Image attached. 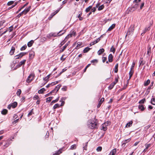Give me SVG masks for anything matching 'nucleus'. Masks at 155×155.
Here are the masks:
<instances>
[{
  "label": "nucleus",
  "instance_id": "obj_1",
  "mask_svg": "<svg viewBox=\"0 0 155 155\" xmlns=\"http://www.w3.org/2000/svg\"><path fill=\"white\" fill-rule=\"evenodd\" d=\"M11 141H12V139L11 138H9L6 140H3L2 142H3L2 145H3V146L2 147V148L3 149H4L7 147L11 144Z\"/></svg>",
  "mask_w": 155,
  "mask_h": 155
},
{
  "label": "nucleus",
  "instance_id": "obj_2",
  "mask_svg": "<svg viewBox=\"0 0 155 155\" xmlns=\"http://www.w3.org/2000/svg\"><path fill=\"white\" fill-rule=\"evenodd\" d=\"M63 31H59L58 33H51L49 34V35H48L47 37L48 38H50L51 37H55L58 36H60L63 35L65 32V31H64L63 32H62L61 34H60Z\"/></svg>",
  "mask_w": 155,
  "mask_h": 155
},
{
  "label": "nucleus",
  "instance_id": "obj_3",
  "mask_svg": "<svg viewBox=\"0 0 155 155\" xmlns=\"http://www.w3.org/2000/svg\"><path fill=\"white\" fill-rule=\"evenodd\" d=\"M88 127L91 129H94L97 126V123L96 122L92 121L90 124H88Z\"/></svg>",
  "mask_w": 155,
  "mask_h": 155
},
{
  "label": "nucleus",
  "instance_id": "obj_4",
  "mask_svg": "<svg viewBox=\"0 0 155 155\" xmlns=\"http://www.w3.org/2000/svg\"><path fill=\"white\" fill-rule=\"evenodd\" d=\"M134 29V25H133L130 26L128 31L127 32L126 36L127 35H130L133 34Z\"/></svg>",
  "mask_w": 155,
  "mask_h": 155
},
{
  "label": "nucleus",
  "instance_id": "obj_5",
  "mask_svg": "<svg viewBox=\"0 0 155 155\" xmlns=\"http://www.w3.org/2000/svg\"><path fill=\"white\" fill-rule=\"evenodd\" d=\"M110 124V122H105L101 126V129L104 131H106L107 129V126Z\"/></svg>",
  "mask_w": 155,
  "mask_h": 155
},
{
  "label": "nucleus",
  "instance_id": "obj_6",
  "mask_svg": "<svg viewBox=\"0 0 155 155\" xmlns=\"http://www.w3.org/2000/svg\"><path fill=\"white\" fill-rule=\"evenodd\" d=\"M34 75L33 74H31L29 75L27 79V82L29 83L34 79Z\"/></svg>",
  "mask_w": 155,
  "mask_h": 155
},
{
  "label": "nucleus",
  "instance_id": "obj_7",
  "mask_svg": "<svg viewBox=\"0 0 155 155\" xmlns=\"http://www.w3.org/2000/svg\"><path fill=\"white\" fill-rule=\"evenodd\" d=\"M26 54V53L21 52L18 55H16L15 56V59H19L21 58L23 56L25 55Z\"/></svg>",
  "mask_w": 155,
  "mask_h": 155
},
{
  "label": "nucleus",
  "instance_id": "obj_8",
  "mask_svg": "<svg viewBox=\"0 0 155 155\" xmlns=\"http://www.w3.org/2000/svg\"><path fill=\"white\" fill-rule=\"evenodd\" d=\"M61 86V85L60 84L58 85L57 86H56V87L55 89L54 90H52V91L50 93H54V92L55 91H56V92H57L58 91L59 89H60V88Z\"/></svg>",
  "mask_w": 155,
  "mask_h": 155
},
{
  "label": "nucleus",
  "instance_id": "obj_9",
  "mask_svg": "<svg viewBox=\"0 0 155 155\" xmlns=\"http://www.w3.org/2000/svg\"><path fill=\"white\" fill-rule=\"evenodd\" d=\"M31 8V6H30L28 7L27 8L23 10L22 12H23V14H24V15H26L28 12H29V11L30 10Z\"/></svg>",
  "mask_w": 155,
  "mask_h": 155
},
{
  "label": "nucleus",
  "instance_id": "obj_10",
  "mask_svg": "<svg viewBox=\"0 0 155 155\" xmlns=\"http://www.w3.org/2000/svg\"><path fill=\"white\" fill-rule=\"evenodd\" d=\"M59 82V81H56L52 82L51 84H48L46 86V87L48 88L50 87L51 86H53L54 85Z\"/></svg>",
  "mask_w": 155,
  "mask_h": 155
},
{
  "label": "nucleus",
  "instance_id": "obj_11",
  "mask_svg": "<svg viewBox=\"0 0 155 155\" xmlns=\"http://www.w3.org/2000/svg\"><path fill=\"white\" fill-rule=\"evenodd\" d=\"M116 149L114 148L111 150L109 155H115V153H116Z\"/></svg>",
  "mask_w": 155,
  "mask_h": 155
},
{
  "label": "nucleus",
  "instance_id": "obj_12",
  "mask_svg": "<svg viewBox=\"0 0 155 155\" xmlns=\"http://www.w3.org/2000/svg\"><path fill=\"white\" fill-rule=\"evenodd\" d=\"M69 43V42H68V43L66 44L63 47V48H61V50L60 51V52H62L64 51V50L66 48L67 46L68 45V43Z\"/></svg>",
  "mask_w": 155,
  "mask_h": 155
},
{
  "label": "nucleus",
  "instance_id": "obj_13",
  "mask_svg": "<svg viewBox=\"0 0 155 155\" xmlns=\"http://www.w3.org/2000/svg\"><path fill=\"white\" fill-rule=\"evenodd\" d=\"M15 50V48L13 46L11 48V50L10 51V54L11 55H12L14 54Z\"/></svg>",
  "mask_w": 155,
  "mask_h": 155
},
{
  "label": "nucleus",
  "instance_id": "obj_14",
  "mask_svg": "<svg viewBox=\"0 0 155 155\" xmlns=\"http://www.w3.org/2000/svg\"><path fill=\"white\" fill-rule=\"evenodd\" d=\"M113 57L112 54H110L108 56V59L109 62H112L113 61Z\"/></svg>",
  "mask_w": 155,
  "mask_h": 155
},
{
  "label": "nucleus",
  "instance_id": "obj_15",
  "mask_svg": "<svg viewBox=\"0 0 155 155\" xmlns=\"http://www.w3.org/2000/svg\"><path fill=\"white\" fill-rule=\"evenodd\" d=\"M133 124V121H130V122L128 123L125 126V127L127 128L131 126Z\"/></svg>",
  "mask_w": 155,
  "mask_h": 155
},
{
  "label": "nucleus",
  "instance_id": "obj_16",
  "mask_svg": "<svg viewBox=\"0 0 155 155\" xmlns=\"http://www.w3.org/2000/svg\"><path fill=\"white\" fill-rule=\"evenodd\" d=\"M26 61V60H24L22 61H21L19 63V64H18V66L19 67H21V66L22 65L24 64L25 63Z\"/></svg>",
  "mask_w": 155,
  "mask_h": 155
},
{
  "label": "nucleus",
  "instance_id": "obj_17",
  "mask_svg": "<svg viewBox=\"0 0 155 155\" xmlns=\"http://www.w3.org/2000/svg\"><path fill=\"white\" fill-rule=\"evenodd\" d=\"M104 50L103 48L100 49L97 52V54L99 55L101 54L104 52Z\"/></svg>",
  "mask_w": 155,
  "mask_h": 155
},
{
  "label": "nucleus",
  "instance_id": "obj_18",
  "mask_svg": "<svg viewBox=\"0 0 155 155\" xmlns=\"http://www.w3.org/2000/svg\"><path fill=\"white\" fill-rule=\"evenodd\" d=\"M138 108L142 111H143L145 109V108L144 107L143 105L142 104L139 105L138 106Z\"/></svg>",
  "mask_w": 155,
  "mask_h": 155
},
{
  "label": "nucleus",
  "instance_id": "obj_19",
  "mask_svg": "<svg viewBox=\"0 0 155 155\" xmlns=\"http://www.w3.org/2000/svg\"><path fill=\"white\" fill-rule=\"evenodd\" d=\"M134 72V70H130V71L129 73V79H130V78H131V77L132 76Z\"/></svg>",
  "mask_w": 155,
  "mask_h": 155
},
{
  "label": "nucleus",
  "instance_id": "obj_20",
  "mask_svg": "<svg viewBox=\"0 0 155 155\" xmlns=\"http://www.w3.org/2000/svg\"><path fill=\"white\" fill-rule=\"evenodd\" d=\"M45 91V88H43L40 90H38V92L39 94H43L44 91Z\"/></svg>",
  "mask_w": 155,
  "mask_h": 155
},
{
  "label": "nucleus",
  "instance_id": "obj_21",
  "mask_svg": "<svg viewBox=\"0 0 155 155\" xmlns=\"http://www.w3.org/2000/svg\"><path fill=\"white\" fill-rule=\"evenodd\" d=\"M34 43V41L32 40H31L28 42L27 45L28 47H31Z\"/></svg>",
  "mask_w": 155,
  "mask_h": 155
},
{
  "label": "nucleus",
  "instance_id": "obj_22",
  "mask_svg": "<svg viewBox=\"0 0 155 155\" xmlns=\"http://www.w3.org/2000/svg\"><path fill=\"white\" fill-rule=\"evenodd\" d=\"M100 37L98 38L95 41L92 42V45H94L95 44L98 42L100 40Z\"/></svg>",
  "mask_w": 155,
  "mask_h": 155
},
{
  "label": "nucleus",
  "instance_id": "obj_23",
  "mask_svg": "<svg viewBox=\"0 0 155 155\" xmlns=\"http://www.w3.org/2000/svg\"><path fill=\"white\" fill-rule=\"evenodd\" d=\"M12 107L13 108H15L17 105V103L16 102H14L11 104Z\"/></svg>",
  "mask_w": 155,
  "mask_h": 155
},
{
  "label": "nucleus",
  "instance_id": "obj_24",
  "mask_svg": "<svg viewBox=\"0 0 155 155\" xmlns=\"http://www.w3.org/2000/svg\"><path fill=\"white\" fill-rule=\"evenodd\" d=\"M115 24H112L108 29V30L110 31L113 29L115 27Z\"/></svg>",
  "mask_w": 155,
  "mask_h": 155
},
{
  "label": "nucleus",
  "instance_id": "obj_25",
  "mask_svg": "<svg viewBox=\"0 0 155 155\" xmlns=\"http://www.w3.org/2000/svg\"><path fill=\"white\" fill-rule=\"evenodd\" d=\"M91 48L88 47H86L84 48L83 50V52L84 53H86L88 51L90 50Z\"/></svg>",
  "mask_w": 155,
  "mask_h": 155
},
{
  "label": "nucleus",
  "instance_id": "obj_26",
  "mask_svg": "<svg viewBox=\"0 0 155 155\" xmlns=\"http://www.w3.org/2000/svg\"><path fill=\"white\" fill-rule=\"evenodd\" d=\"M59 97H58L55 100L52 101L51 103V104H53L57 102L59 100Z\"/></svg>",
  "mask_w": 155,
  "mask_h": 155
},
{
  "label": "nucleus",
  "instance_id": "obj_27",
  "mask_svg": "<svg viewBox=\"0 0 155 155\" xmlns=\"http://www.w3.org/2000/svg\"><path fill=\"white\" fill-rule=\"evenodd\" d=\"M60 106V105L58 104H55L53 107V109H55L56 108H59Z\"/></svg>",
  "mask_w": 155,
  "mask_h": 155
},
{
  "label": "nucleus",
  "instance_id": "obj_28",
  "mask_svg": "<svg viewBox=\"0 0 155 155\" xmlns=\"http://www.w3.org/2000/svg\"><path fill=\"white\" fill-rule=\"evenodd\" d=\"M118 64H117L115 66L114 72L117 73L118 71Z\"/></svg>",
  "mask_w": 155,
  "mask_h": 155
},
{
  "label": "nucleus",
  "instance_id": "obj_29",
  "mask_svg": "<svg viewBox=\"0 0 155 155\" xmlns=\"http://www.w3.org/2000/svg\"><path fill=\"white\" fill-rule=\"evenodd\" d=\"M133 8H135V9H137L139 7V4L138 3L135 4L133 6Z\"/></svg>",
  "mask_w": 155,
  "mask_h": 155
},
{
  "label": "nucleus",
  "instance_id": "obj_30",
  "mask_svg": "<svg viewBox=\"0 0 155 155\" xmlns=\"http://www.w3.org/2000/svg\"><path fill=\"white\" fill-rule=\"evenodd\" d=\"M35 54V53L33 51H31L30 52L29 55L30 57H33Z\"/></svg>",
  "mask_w": 155,
  "mask_h": 155
},
{
  "label": "nucleus",
  "instance_id": "obj_31",
  "mask_svg": "<svg viewBox=\"0 0 155 155\" xmlns=\"http://www.w3.org/2000/svg\"><path fill=\"white\" fill-rule=\"evenodd\" d=\"M92 7V6H90L88 8H86L85 10V11L86 12H89L90 10L91 9Z\"/></svg>",
  "mask_w": 155,
  "mask_h": 155
},
{
  "label": "nucleus",
  "instance_id": "obj_32",
  "mask_svg": "<svg viewBox=\"0 0 155 155\" xmlns=\"http://www.w3.org/2000/svg\"><path fill=\"white\" fill-rule=\"evenodd\" d=\"M7 110L6 109H3L1 112L2 114L5 115L7 113Z\"/></svg>",
  "mask_w": 155,
  "mask_h": 155
},
{
  "label": "nucleus",
  "instance_id": "obj_33",
  "mask_svg": "<svg viewBox=\"0 0 155 155\" xmlns=\"http://www.w3.org/2000/svg\"><path fill=\"white\" fill-rule=\"evenodd\" d=\"M150 83V80H147L144 83V85L147 86Z\"/></svg>",
  "mask_w": 155,
  "mask_h": 155
},
{
  "label": "nucleus",
  "instance_id": "obj_34",
  "mask_svg": "<svg viewBox=\"0 0 155 155\" xmlns=\"http://www.w3.org/2000/svg\"><path fill=\"white\" fill-rule=\"evenodd\" d=\"M52 99V97H50L46 99V102H49Z\"/></svg>",
  "mask_w": 155,
  "mask_h": 155
},
{
  "label": "nucleus",
  "instance_id": "obj_35",
  "mask_svg": "<svg viewBox=\"0 0 155 155\" xmlns=\"http://www.w3.org/2000/svg\"><path fill=\"white\" fill-rule=\"evenodd\" d=\"M104 8V6L103 5H102L101 6H99L98 8V10L100 11L102 10Z\"/></svg>",
  "mask_w": 155,
  "mask_h": 155
},
{
  "label": "nucleus",
  "instance_id": "obj_36",
  "mask_svg": "<svg viewBox=\"0 0 155 155\" xmlns=\"http://www.w3.org/2000/svg\"><path fill=\"white\" fill-rule=\"evenodd\" d=\"M72 37V34H69L64 39V40L65 41H67L68 39Z\"/></svg>",
  "mask_w": 155,
  "mask_h": 155
},
{
  "label": "nucleus",
  "instance_id": "obj_37",
  "mask_svg": "<svg viewBox=\"0 0 155 155\" xmlns=\"http://www.w3.org/2000/svg\"><path fill=\"white\" fill-rule=\"evenodd\" d=\"M151 103L153 105H155V98H153L151 99Z\"/></svg>",
  "mask_w": 155,
  "mask_h": 155
},
{
  "label": "nucleus",
  "instance_id": "obj_38",
  "mask_svg": "<svg viewBox=\"0 0 155 155\" xmlns=\"http://www.w3.org/2000/svg\"><path fill=\"white\" fill-rule=\"evenodd\" d=\"M130 140V138L124 140L123 141V144H125V143H127V142H129Z\"/></svg>",
  "mask_w": 155,
  "mask_h": 155
},
{
  "label": "nucleus",
  "instance_id": "obj_39",
  "mask_svg": "<svg viewBox=\"0 0 155 155\" xmlns=\"http://www.w3.org/2000/svg\"><path fill=\"white\" fill-rule=\"evenodd\" d=\"M21 90L20 89H18V91H17V92L16 93V94H17V95L18 96H20V94H21Z\"/></svg>",
  "mask_w": 155,
  "mask_h": 155
},
{
  "label": "nucleus",
  "instance_id": "obj_40",
  "mask_svg": "<svg viewBox=\"0 0 155 155\" xmlns=\"http://www.w3.org/2000/svg\"><path fill=\"white\" fill-rule=\"evenodd\" d=\"M128 10L130 12H133L134 11L136 10V9H135V8H133V7H132L131 8H129Z\"/></svg>",
  "mask_w": 155,
  "mask_h": 155
},
{
  "label": "nucleus",
  "instance_id": "obj_41",
  "mask_svg": "<svg viewBox=\"0 0 155 155\" xmlns=\"http://www.w3.org/2000/svg\"><path fill=\"white\" fill-rule=\"evenodd\" d=\"M115 85V84L114 83H112L109 87V89H112L113 87Z\"/></svg>",
  "mask_w": 155,
  "mask_h": 155
},
{
  "label": "nucleus",
  "instance_id": "obj_42",
  "mask_svg": "<svg viewBox=\"0 0 155 155\" xmlns=\"http://www.w3.org/2000/svg\"><path fill=\"white\" fill-rule=\"evenodd\" d=\"M76 144H74L73 145H72L71 147V150H73L75 149L76 148Z\"/></svg>",
  "mask_w": 155,
  "mask_h": 155
},
{
  "label": "nucleus",
  "instance_id": "obj_43",
  "mask_svg": "<svg viewBox=\"0 0 155 155\" xmlns=\"http://www.w3.org/2000/svg\"><path fill=\"white\" fill-rule=\"evenodd\" d=\"M27 48V46L26 45H25L22 46L20 48L21 51H23L25 50Z\"/></svg>",
  "mask_w": 155,
  "mask_h": 155
},
{
  "label": "nucleus",
  "instance_id": "obj_44",
  "mask_svg": "<svg viewBox=\"0 0 155 155\" xmlns=\"http://www.w3.org/2000/svg\"><path fill=\"white\" fill-rule=\"evenodd\" d=\"M151 52V47H149L148 48L147 51V54L148 55H150L149 53H150Z\"/></svg>",
  "mask_w": 155,
  "mask_h": 155
},
{
  "label": "nucleus",
  "instance_id": "obj_45",
  "mask_svg": "<svg viewBox=\"0 0 155 155\" xmlns=\"http://www.w3.org/2000/svg\"><path fill=\"white\" fill-rule=\"evenodd\" d=\"M145 101V99L144 98L141 100L139 102L140 104H143L144 103V102Z\"/></svg>",
  "mask_w": 155,
  "mask_h": 155
},
{
  "label": "nucleus",
  "instance_id": "obj_46",
  "mask_svg": "<svg viewBox=\"0 0 155 155\" xmlns=\"http://www.w3.org/2000/svg\"><path fill=\"white\" fill-rule=\"evenodd\" d=\"M102 149V148L101 147H98L97 148L96 150L97 151H101Z\"/></svg>",
  "mask_w": 155,
  "mask_h": 155
},
{
  "label": "nucleus",
  "instance_id": "obj_47",
  "mask_svg": "<svg viewBox=\"0 0 155 155\" xmlns=\"http://www.w3.org/2000/svg\"><path fill=\"white\" fill-rule=\"evenodd\" d=\"M14 3V2L13 1H11L10 2H9L7 3V5H8V6L10 5H12V4H13Z\"/></svg>",
  "mask_w": 155,
  "mask_h": 155
},
{
  "label": "nucleus",
  "instance_id": "obj_48",
  "mask_svg": "<svg viewBox=\"0 0 155 155\" xmlns=\"http://www.w3.org/2000/svg\"><path fill=\"white\" fill-rule=\"evenodd\" d=\"M135 65V63L134 62H133L132 63V65L131 67V68L130 69L131 70H134V68Z\"/></svg>",
  "mask_w": 155,
  "mask_h": 155
},
{
  "label": "nucleus",
  "instance_id": "obj_49",
  "mask_svg": "<svg viewBox=\"0 0 155 155\" xmlns=\"http://www.w3.org/2000/svg\"><path fill=\"white\" fill-rule=\"evenodd\" d=\"M110 50L113 53H114L115 51V48L113 46H112Z\"/></svg>",
  "mask_w": 155,
  "mask_h": 155
},
{
  "label": "nucleus",
  "instance_id": "obj_50",
  "mask_svg": "<svg viewBox=\"0 0 155 155\" xmlns=\"http://www.w3.org/2000/svg\"><path fill=\"white\" fill-rule=\"evenodd\" d=\"M141 0H134L133 1V3L135 4L138 3L139 4V3L140 2Z\"/></svg>",
  "mask_w": 155,
  "mask_h": 155
},
{
  "label": "nucleus",
  "instance_id": "obj_51",
  "mask_svg": "<svg viewBox=\"0 0 155 155\" xmlns=\"http://www.w3.org/2000/svg\"><path fill=\"white\" fill-rule=\"evenodd\" d=\"M98 62V60L97 59H94L92 60L91 61V63H97Z\"/></svg>",
  "mask_w": 155,
  "mask_h": 155
},
{
  "label": "nucleus",
  "instance_id": "obj_52",
  "mask_svg": "<svg viewBox=\"0 0 155 155\" xmlns=\"http://www.w3.org/2000/svg\"><path fill=\"white\" fill-rule=\"evenodd\" d=\"M64 56V54L63 55L61 58V60H62V61H64L66 58V57H65V58H63V57Z\"/></svg>",
  "mask_w": 155,
  "mask_h": 155
},
{
  "label": "nucleus",
  "instance_id": "obj_53",
  "mask_svg": "<svg viewBox=\"0 0 155 155\" xmlns=\"http://www.w3.org/2000/svg\"><path fill=\"white\" fill-rule=\"evenodd\" d=\"M75 32L74 31H73L70 34H72V36H75Z\"/></svg>",
  "mask_w": 155,
  "mask_h": 155
},
{
  "label": "nucleus",
  "instance_id": "obj_54",
  "mask_svg": "<svg viewBox=\"0 0 155 155\" xmlns=\"http://www.w3.org/2000/svg\"><path fill=\"white\" fill-rule=\"evenodd\" d=\"M39 97L38 95H35L34 96L33 99L34 100H36L38 99Z\"/></svg>",
  "mask_w": 155,
  "mask_h": 155
},
{
  "label": "nucleus",
  "instance_id": "obj_55",
  "mask_svg": "<svg viewBox=\"0 0 155 155\" xmlns=\"http://www.w3.org/2000/svg\"><path fill=\"white\" fill-rule=\"evenodd\" d=\"M152 24V23H150V25H149V26L148 27H146V28H147V31H149L150 30V27L151 26Z\"/></svg>",
  "mask_w": 155,
  "mask_h": 155
},
{
  "label": "nucleus",
  "instance_id": "obj_56",
  "mask_svg": "<svg viewBox=\"0 0 155 155\" xmlns=\"http://www.w3.org/2000/svg\"><path fill=\"white\" fill-rule=\"evenodd\" d=\"M61 153V152L60 151H58V152L55 153L53 155H59Z\"/></svg>",
  "mask_w": 155,
  "mask_h": 155
},
{
  "label": "nucleus",
  "instance_id": "obj_57",
  "mask_svg": "<svg viewBox=\"0 0 155 155\" xmlns=\"http://www.w3.org/2000/svg\"><path fill=\"white\" fill-rule=\"evenodd\" d=\"M150 144H146L145 146H146V149H147L149 147H150Z\"/></svg>",
  "mask_w": 155,
  "mask_h": 155
},
{
  "label": "nucleus",
  "instance_id": "obj_58",
  "mask_svg": "<svg viewBox=\"0 0 155 155\" xmlns=\"http://www.w3.org/2000/svg\"><path fill=\"white\" fill-rule=\"evenodd\" d=\"M33 109H32L31 111L28 114V116L29 117L32 114Z\"/></svg>",
  "mask_w": 155,
  "mask_h": 155
},
{
  "label": "nucleus",
  "instance_id": "obj_59",
  "mask_svg": "<svg viewBox=\"0 0 155 155\" xmlns=\"http://www.w3.org/2000/svg\"><path fill=\"white\" fill-rule=\"evenodd\" d=\"M81 44L80 42H78L77 43V47L79 48H80L81 46Z\"/></svg>",
  "mask_w": 155,
  "mask_h": 155
},
{
  "label": "nucleus",
  "instance_id": "obj_60",
  "mask_svg": "<svg viewBox=\"0 0 155 155\" xmlns=\"http://www.w3.org/2000/svg\"><path fill=\"white\" fill-rule=\"evenodd\" d=\"M104 98L103 97H102L101 98L100 101L99 102V103H101V104H102L103 103V102L104 101Z\"/></svg>",
  "mask_w": 155,
  "mask_h": 155
},
{
  "label": "nucleus",
  "instance_id": "obj_61",
  "mask_svg": "<svg viewBox=\"0 0 155 155\" xmlns=\"http://www.w3.org/2000/svg\"><path fill=\"white\" fill-rule=\"evenodd\" d=\"M43 80L46 81V83L48 82V78H47L46 77L43 78Z\"/></svg>",
  "mask_w": 155,
  "mask_h": 155
},
{
  "label": "nucleus",
  "instance_id": "obj_62",
  "mask_svg": "<svg viewBox=\"0 0 155 155\" xmlns=\"http://www.w3.org/2000/svg\"><path fill=\"white\" fill-rule=\"evenodd\" d=\"M66 41H65L64 40L60 44L61 45V46H62L63 45H64Z\"/></svg>",
  "mask_w": 155,
  "mask_h": 155
},
{
  "label": "nucleus",
  "instance_id": "obj_63",
  "mask_svg": "<svg viewBox=\"0 0 155 155\" xmlns=\"http://www.w3.org/2000/svg\"><path fill=\"white\" fill-rule=\"evenodd\" d=\"M147 31V28H145L143 30V32L141 33V35H143V34H144Z\"/></svg>",
  "mask_w": 155,
  "mask_h": 155
},
{
  "label": "nucleus",
  "instance_id": "obj_64",
  "mask_svg": "<svg viewBox=\"0 0 155 155\" xmlns=\"http://www.w3.org/2000/svg\"><path fill=\"white\" fill-rule=\"evenodd\" d=\"M107 60V58L106 57L102 58V61L103 63L105 62L106 60Z\"/></svg>",
  "mask_w": 155,
  "mask_h": 155
}]
</instances>
